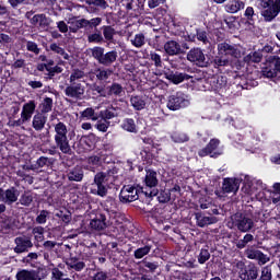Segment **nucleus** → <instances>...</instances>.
I'll return each instance as SVG.
<instances>
[{
	"label": "nucleus",
	"instance_id": "nucleus-1",
	"mask_svg": "<svg viewBox=\"0 0 280 280\" xmlns=\"http://www.w3.org/2000/svg\"><path fill=\"white\" fill-rule=\"evenodd\" d=\"M218 56L214 58L215 67H226L233 58H242V51L237 46L226 42L218 44Z\"/></svg>",
	"mask_w": 280,
	"mask_h": 280
},
{
	"label": "nucleus",
	"instance_id": "nucleus-2",
	"mask_svg": "<svg viewBox=\"0 0 280 280\" xmlns=\"http://www.w3.org/2000/svg\"><path fill=\"white\" fill-rule=\"evenodd\" d=\"M55 130V143L58 150L62 152V154H71V144L69 143V129L67 125L62 121H59L54 125Z\"/></svg>",
	"mask_w": 280,
	"mask_h": 280
},
{
	"label": "nucleus",
	"instance_id": "nucleus-3",
	"mask_svg": "<svg viewBox=\"0 0 280 280\" xmlns=\"http://www.w3.org/2000/svg\"><path fill=\"white\" fill-rule=\"evenodd\" d=\"M104 47L95 46L93 48H90V52L92 54V57L94 60L98 61V65H103L104 67H110L113 62L117 60V51L110 50L107 52H104Z\"/></svg>",
	"mask_w": 280,
	"mask_h": 280
},
{
	"label": "nucleus",
	"instance_id": "nucleus-4",
	"mask_svg": "<svg viewBox=\"0 0 280 280\" xmlns=\"http://www.w3.org/2000/svg\"><path fill=\"white\" fill-rule=\"evenodd\" d=\"M243 191L248 196H255L257 195V191H264V189H266V184H264L261 179H257L248 175H243Z\"/></svg>",
	"mask_w": 280,
	"mask_h": 280
},
{
	"label": "nucleus",
	"instance_id": "nucleus-5",
	"mask_svg": "<svg viewBox=\"0 0 280 280\" xmlns=\"http://www.w3.org/2000/svg\"><path fill=\"white\" fill-rule=\"evenodd\" d=\"M166 106L170 110H180V108H187L189 106V98L185 93L177 92L168 97Z\"/></svg>",
	"mask_w": 280,
	"mask_h": 280
},
{
	"label": "nucleus",
	"instance_id": "nucleus-6",
	"mask_svg": "<svg viewBox=\"0 0 280 280\" xmlns=\"http://www.w3.org/2000/svg\"><path fill=\"white\" fill-rule=\"evenodd\" d=\"M36 110V102L28 101L25 103L22 107L21 112V118L13 121V126H23V124H26V121H30L32 119V115H34Z\"/></svg>",
	"mask_w": 280,
	"mask_h": 280
},
{
	"label": "nucleus",
	"instance_id": "nucleus-7",
	"mask_svg": "<svg viewBox=\"0 0 280 280\" xmlns=\"http://www.w3.org/2000/svg\"><path fill=\"white\" fill-rule=\"evenodd\" d=\"M145 187H149L150 190H144V195L148 198H152L159 195V190L155 189L156 185H159V179L156 178V172L148 171L144 178Z\"/></svg>",
	"mask_w": 280,
	"mask_h": 280
},
{
	"label": "nucleus",
	"instance_id": "nucleus-8",
	"mask_svg": "<svg viewBox=\"0 0 280 280\" xmlns=\"http://www.w3.org/2000/svg\"><path fill=\"white\" fill-rule=\"evenodd\" d=\"M234 226H236L241 233H248V231L255 226V222L248 214H236L234 219Z\"/></svg>",
	"mask_w": 280,
	"mask_h": 280
},
{
	"label": "nucleus",
	"instance_id": "nucleus-9",
	"mask_svg": "<svg viewBox=\"0 0 280 280\" xmlns=\"http://www.w3.org/2000/svg\"><path fill=\"white\" fill-rule=\"evenodd\" d=\"M84 93H86V88L82 83H70L65 90V95L71 97L72 100H84Z\"/></svg>",
	"mask_w": 280,
	"mask_h": 280
},
{
	"label": "nucleus",
	"instance_id": "nucleus-10",
	"mask_svg": "<svg viewBox=\"0 0 280 280\" xmlns=\"http://www.w3.org/2000/svg\"><path fill=\"white\" fill-rule=\"evenodd\" d=\"M187 60H189V62H194L197 67H207L209 63L205 56V51L200 48L190 49L187 54Z\"/></svg>",
	"mask_w": 280,
	"mask_h": 280
},
{
	"label": "nucleus",
	"instance_id": "nucleus-11",
	"mask_svg": "<svg viewBox=\"0 0 280 280\" xmlns=\"http://www.w3.org/2000/svg\"><path fill=\"white\" fill-rule=\"evenodd\" d=\"M280 0H270V3L266 9L261 11V16L265 21L270 22L279 16Z\"/></svg>",
	"mask_w": 280,
	"mask_h": 280
},
{
	"label": "nucleus",
	"instance_id": "nucleus-12",
	"mask_svg": "<svg viewBox=\"0 0 280 280\" xmlns=\"http://www.w3.org/2000/svg\"><path fill=\"white\" fill-rule=\"evenodd\" d=\"M242 180L244 182V175L241 177L224 178L222 186L224 194H237Z\"/></svg>",
	"mask_w": 280,
	"mask_h": 280
},
{
	"label": "nucleus",
	"instance_id": "nucleus-13",
	"mask_svg": "<svg viewBox=\"0 0 280 280\" xmlns=\"http://www.w3.org/2000/svg\"><path fill=\"white\" fill-rule=\"evenodd\" d=\"M120 202H135L139 200V190L135 186H124L119 194Z\"/></svg>",
	"mask_w": 280,
	"mask_h": 280
},
{
	"label": "nucleus",
	"instance_id": "nucleus-14",
	"mask_svg": "<svg viewBox=\"0 0 280 280\" xmlns=\"http://www.w3.org/2000/svg\"><path fill=\"white\" fill-rule=\"evenodd\" d=\"M245 255L247 259H255L256 261H258V266H266V264L270 261V257H268V255L253 247H247L245 250Z\"/></svg>",
	"mask_w": 280,
	"mask_h": 280
},
{
	"label": "nucleus",
	"instance_id": "nucleus-15",
	"mask_svg": "<svg viewBox=\"0 0 280 280\" xmlns=\"http://www.w3.org/2000/svg\"><path fill=\"white\" fill-rule=\"evenodd\" d=\"M14 253H18V255L21 253H27V250L34 246L30 236H19L14 240Z\"/></svg>",
	"mask_w": 280,
	"mask_h": 280
},
{
	"label": "nucleus",
	"instance_id": "nucleus-16",
	"mask_svg": "<svg viewBox=\"0 0 280 280\" xmlns=\"http://www.w3.org/2000/svg\"><path fill=\"white\" fill-rule=\"evenodd\" d=\"M259 277V269L255 265H250L240 272L242 280H257Z\"/></svg>",
	"mask_w": 280,
	"mask_h": 280
},
{
	"label": "nucleus",
	"instance_id": "nucleus-17",
	"mask_svg": "<svg viewBox=\"0 0 280 280\" xmlns=\"http://www.w3.org/2000/svg\"><path fill=\"white\" fill-rule=\"evenodd\" d=\"M108 226L106 223V215L96 214L94 219L90 221V228L92 231H104Z\"/></svg>",
	"mask_w": 280,
	"mask_h": 280
},
{
	"label": "nucleus",
	"instance_id": "nucleus-18",
	"mask_svg": "<svg viewBox=\"0 0 280 280\" xmlns=\"http://www.w3.org/2000/svg\"><path fill=\"white\" fill-rule=\"evenodd\" d=\"M261 73L265 78L277 77V63L275 56L269 57V60L267 61L266 67L262 68Z\"/></svg>",
	"mask_w": 280,
	"mask_h": 280
},
{
	"label": "nucleus",
	"instance_id": "nucleus-19",
	"mask_svg": "<svg viewBox=\"0 0 280 280\" xmlns=\"http://www.w3.org/2000/svg\"><path fill=\"white\" fill-rule=\"evenodd\" d=\"M30 23L31 25H35L42 30H45L49 27L51 20H49V18H47L45 14H36L30 20Z\"/></svg>",
	"mask_w": 280,
	"mask_h": 280
},
{
	"label": "nucleus",
	"instance_id": "nucleus-20",
	"mask_svg": "<svg viewBox=\"0 0 280 280\" xmlns=\"http://www.w3.org/2000/svg\"><path fill=\"white\" fill-rule=\"evenodd\" d=\"M164 51L168 56H178V54H183V48L180 44L176 40H168L164 44Z\"/></svg>",
	"mask_w": 280,
	"mask_h": 280
},
{
	"label": "nucleus",
	"instance_id": "nucleus-21",
	"mask_svg": "<svg viewBox=\"0 0 280 280\" xmlns=\"http://www.w3.org/2000/svg\"><path fill=\"white\" fill-rule=\"evenodd\" d=\"M45 124H47V116H45V114L38 113L33 116L32 127L34 128V130H36V132H40L42 130H44Z\"/></svg>",
	"mask_w": 280,
	"mask_h": 280
},
{
	"label": "nucleus",
	"instance_id": "nucleus-22",
	"mask_svg": "<svg viewBox=\"0 0 280 280\" xmlns=\"http://www.w3.org/2000/svg\"><path fill=\"white\" fill-rule=\"evenodd\" d=\"M115 176V171H107L97 173L94 177L95 185H108V180H110Z\"/></svg>",
	"mask_w": 280,
	"mask_h": 280
},
{
	"label": "nucleus",
	"instance_id": "nucleus-23",
	"mask_svg": "<svg viewBox=\"0 0 280 280\" xmlns=\"http://www.w3.org/2000/svg\"><path fill=\"white\" fill-rule=\"evenodd\" d=\"M218 145H220V140L211 139L206 148L199 150L198 155L201 158L209 156V154H213L218 150Z\"/></svg>",
	"mask_w": 280,
	"mask_h": 280
},
{
	"label": "nucleus",
	"instance_id": "nucleus-24",
	"mask_svg": "<svg viewBox=\"0 0 280 280\" xmlns=\"http://www.w3.org/2000/svg\"><path fill=\"white\" fill-rule=\"evenodd\" d=\"M66 266H68V268H70L71 270L81 272V270H84L86 265L84 264V261L80 260L78 257H70L66 259Z\"/></svg>",
	"mask_w": 280,
	"mask_h": 280
},
{
	"label": "nucleus",
	"instance_id": "nucleus-25",
	"mask_svg": "<svg viewBox=\"0 0 280 280\" xmlns=\"http://www.w3.org/2000/svg\"><path fill=\"white\" fill-rule=\"evenodd\" d=\"M19 189L11 187L4 190V205H14L19 200Z\"/></svg>",
	"mask_w": 280,
	"mask_h": 280
},
{
	"label": "nucleus",
	"instance_id": "nucleus-26",
	"mask_svg": "<svg viewBox=\"0 0 280 280\" xmlns=\"http://www.w3.org/2000/svg\"><path fill=\"white\" fill-rule=\"evenodd\" d=\"M197 224L203 229V226H209V224H215V222H218V219L215 217H206L202 215V213L197 212L195 214Z\"/></svg>",
	"mask_w": 280,
	"mask_h": 280
},
{
	"label": "nucleus",
	"instance_id": "nucleus-27",
	"mask_svg": "<svg viewBox=\"0 0 280 280\" xmlns=\"http://www.w3.org/2000/svg\"><path fill=\"white\" fill-rule=\"evenodd\" d=\"M145 96L142 95H131L130 105L135 110H143L145 108Z\"/></svg>",
	"mask_w": 280,
	"mask_h": 280
},
{
	"label": "nucleus",
	"instance_id": "nucleus-28",
	"mask_svg": "<svg viewBox=\"0 0 280 280\" xmlns=\"http://www.w3.org/2000/svg\"><path fill=\"white\" fill-rule=\"evenodd\" d=\"M84 178V171L82 167H74L68 173V180L80 183Z\"/></svg>",
	"mask_w": 280,
	"mask_h": 280
},
{
	"label": "nucleus",
	"instance_id": "nucleus-29",
	"mask_svg": "<svg viewBox=\"0 0 280 280\" xmlns=\"http://www.w3.org/2000/svg\"><path fill=\"white\" fill-rule=\"evenodd\" d=\"M244 2L240 0H232L225 4V11H228L230 14H235L236 12H240V10H243Z\"/></svg>",
	"mask_w": 280,
	"mask_h": 280
},
{
	"label": "nucleus",
	"instance_id": "nucleus-30",
	"mask_svg": "<svg viewBox=\"0 0 280 280\" xmlns=\"http://www.w3.org/2000/svg\"><path fill=\"white\" fill-rule=\"evenodd\" d=\"M166 78L167 80H170V82H173V84H180V82H185V80H189L190 77L183 72H175V73L167 74Z\"/></svg>",
	"mask_w": 280,
	"mask_h": 280
},
{
	"label": "nucleus",
	"instance_id": "nucleus-31",
	"mask_svg": "<svg viewBox=\"0 0 280 280\" xmlns=\"http://www.w3.org/2000/svg\"><path fill=\"white\" fill-rule=\"evenodd\" d=\"M121 128L127 132H137V124H135V119L132 118L124 119L121 122Z\"/></svg>",
	"mask_w": 280,
	"mask_h": 280
},
{
	"label": "nucleus",
	"instance_id": "nucleus-32",
	"mask_svg": "<svg viewBox=\"0 0 280 280\" xmlns=\"http://www.w3.org/2000/svg\"><path fill=\"white\" fill-rule=\"evenodd\" d=\"M130 43L133 47H137V49H141V47L145 45V35H143V33L136 34L133 38L130 39Z\"/></svg>",
	"mask_w": 280,
	"mask_h": 280
},
{
	"label": "nucleus",
	"instance_id": "nucleus-33",
	"mask_svg": "<svg viewBox=\"0 0 280 280\" xmlns=\"http://www.w3.org/2000/svg\"><path fill=\"white\" fill-rule=\"evenodd\" d=\"M171 138H172V141H174V143H187V141H189V136L180 131L173 132Z\"/></svg>",
	"mask_w": 280,
	"mask_h": 280
},
{
	"label": "nucleus",
	"instance_id": "nucleus-34",
	"mask_svg": "<svg viewBox=\"0 0 280 280\" xmlns=\"http://www.w3.org/2000/svg\"><path fill=\"white\" fill-rule=\"evenodd\" d=\"M102 30H103V36L105 40L107 43H113V39L115 38V34H117L115 28H113V26H103Z\"/></svg>",
	"mask_w": 280,
	"mask_h": 280
},
{
	"label": "nucleus",
	"instance_id": "nucleus-35",
	"mask_svg": "<svg viewBox=\"0 0 280 280\" xmlns=\"http://www.w3.org/2000/svg\"><path fill=\"white\" fill-rule=\"evenodd\" d=\"M261 58H264L261 52L254 51L244 57V62H247L248 65H250V62H261Z\"/></svg>",
	"mask_w": 280,
	"mask_h": 280
},
{
	"label": "nucleus",
	"instance_id": "nucleus-36",
	"mask_svg": "<svg viewBox=\"0 0 280 280\" xmlns=\"http://www.w3.org/2000/svg\"><path fill=\"white\" fill-rule=\"evenodd\" d=\"M124 222V217L119 212L110 211L109 212V224L112 226H119Z\"/></svg>",
	"mask_w": 280,
	"mask_h": 280
},
{
	"label": "nucleus",
	"instance_id": "nucleus-37",
	"mask_svg": "<svg viewBox=\"0 0 280 280\" xmlns=\"http://www.w3.org/2000/svg\"><path fill=\"white\" fill-rule=\"evenodd\" d=\"M81 119H91V121H97L98 117L95 115V109L88 107L81 112Z\"/></svg>",
	"mask_w": 280,
	"mask_h": 280
},
{
	"label": "nucleus",
	"instance_id": "nucleus-38",
	"mask_svg": "<svg viewBox=\"0 0 280 280\" xmlns=\"http://www.w3.org/2000/svg\"><path fill=\"white\" fill-rule=\"evenodd\" d=\"M52 106H54V100L49 97L44 98L43 103L40 104L42 115H45V113H50Z\"/></svg>",
	"mask_w": 280,
	"mask_h": 280
},
{
	"label": "nucleus",
	"instance_id": "nucleus-39",
	"mask_svg": "<svg viewBox=\"0 0 280 280\" xmlns=\"http://www.w3.org/2000/svg\"><path fill=\"white\" fill-rule=\"evenodd\" d=\"M253 240H255L253 234H245L244 237L236 243V247L242 250L243 248H246V245L250 244Z\"/></svg>",
	"mask_w": 280,
	"mask_h": 280
},
{
	"label": "nucleus",
	"instance_id": "nucleus-40",
	"mask_svg": "<svg viewBox=\"0 0 280 280\" xmlns=\"http://www.w3.org/2000/svg\"><path fill=\"white\" fill-rule=\"evenodd\" d=\"M84 75H85L84 71L80 69L73 70L72 73L70 74V84H77L75 82H78L79 80H82Z\"/></svg>",
	"mask_w": 280,
	"mask_h": 280
},
{
	"label": "nucleus",
	"instance_id": "nucleus-41",
	"mask_svg": "<svg viewBox=\"0 0 280 280\" xmlns=\"http://www.w3.org/2000/svg\"><path fill=\"white\" fill-rule=\"evenodd\" d=\"M151 249H152V247H150V245H145L144 247H140V248L136 249L135 250V258L136 259H143V257H145V255H148Z\"/></svg>",
	"mask_w": 280,
	"mask_h": 280
},
{
	"label": "nucleus",
	"instance_id": "nucleus-42",
	"mask_svg": "<svg viewBox=\"0 0 280 280\" xmlns=\"http://www.w3.org/2000/svg\"><path fill=\"white\" fill-rule=\"evenodd\" d=\"M110 75H113V70H110V69L96 70V78L98 80H108Z\"/></svg>",
	"mask_w": 280,
	"mask_h": 280
},
{
	"label": "nucleus",
	"instance_id": "nucleus-43",
	"mask_svg": "<svg viewBox=\"0 0 280 280\" xmlns=\"http://www.w3.org/2000/svg\"><path fill=\"white\" fill-rule=\"evenodd\" d=\"M50 49H51V51H54L55 54H58L59 56H62V58H63L65 60H69V54H67V52L65 51V48L58 46L57 44H51V45H50Z\"/></svg>",
	"mask_w": 280,
	"mask_h": 280
},
{
	"label": "nucleus",
	"instance_id": "nucleus-44",
	"mask_svg": "<svg viewBox=\"0 0 280 280\" xmlns=\"http://www.w3.org/2000/svg\"><path fill=\"white\" fill-rule=\"evenodd\" d=\"M100 117L105 119V121H108V119H115L117 113H115V109H105L100 112Z\"/></svg>",
	"mask_w": 280,
	"mask_h": 280
},
{
	"label": "nucleus",
	"instance_id": "nucleus-45",
	"mask_svg": "<svg viewBox=\"0 0 280 280\" xmlns=\"http://www.w3.org/2000/svg\"><path fill=\"white\" fill-rule=\"evenodd\" d=\"M33 201L34 197H32L30 192H24L20 198V205H23L24 207H30Z\"/></svg>",
	"mask_w": 280,
	"mask_h": 280
},
{
	"label": "nucleus",
	"instance_id": "nucleus-46",
	"mask_svg": "<svg viewBox=\"0 0 280 280\" xmlns=\"http://www.w3.org/2000/svg\"><path fill=\"white\" fill-rule=\"evenodd\" d=\"M110 126V121L102 118L95 125V128L100 130V132H106Z\"/></svg>",
	"mask_w": 280,
	"mask_h": 280
},
{
	"label": "nucleus",
	"instance_id": "nucleus-47",
	"mask_svg": "<svg viewBox=\"0 0 280 280\" xmlns=\"http://www.w3.org/2000/svg\"><path fill=\"white\" fill-rule=\"evenodd\" d=\"M97 189H94L92 194H96V196H101L104 198L106 194H108V188H106V184H96Z\"/></svg>",
	"mask_w": 280,
	"mask_h": 280
},
{
	"label": "nucleus",
	"instance_id": "nucleus-48",
	"mask_svg": "<svg viewBox=\"0 0 280 280\" xmlns=\"http://www.w3.org/2000/svg\"><path fill=\"white\" fill-rule=\"evenodd\" d=\"M88 42L101 44V43H104V36H102V33H100V32L93 33L88 36Z\"/></svg>",
	"mask_w": 280,
	"mask_h": 280
},
{
	"label": "nucleus",
	"instance_id": "nucleus-49",
	"mask_svg": "<svg viewBox=\"0 0 280 280\" xmlns=\"http://www.w3.org/2000/svg\"><path fill=\"white\" fill-rule=\"evenodd\" d=\"M16 277H18V280H36V279L34 278V273H33V272H31V271H25V270L20 271V272L16 275Z\"/></svg>",
	"mask_w": 280,
	"mask_h": 280
},
{
	"label": "nucleus",
	"instance_id": "nucleus-50",
	"mask_svg": "<svg viewBox=\"0 0 280 280\" xmlns=\"http://www.w3.org/2000/svg\"><path fill=\"white\" fill-rule=\"evenodd\" d=\"M88 5H96L97 8H102L103 10H106L108 8V3H106V0H86Z\"/></svg>",
	"mask_w": 280,
	"mask_h": 280
},
{
	"label": "nucleus",
	"instance_id": "nucleus-51",
	"mask_svg": "<svg viewBox=\"0 0 280 280\" xmlns=\"http://www.w3.org/2000/svg\"><path fill=\"white\" fill-rule=\"evenodd\" d=\"M109 93L110 95H121V93H124V88L118 83H114L109 88Z\"/></svg>",
	"mask_w": 280,
	"mask_h": 280
},
{
	"label": "nucleus",
	"instance_id": "nucleus-52",
	"mask_svg": "<svg viewBox=\"0 0 280 280\" xmlns=\"http://www.w3.org/2000/svg\"><path fill=\"white\" fill-rule=\"evenodd\" d=\"M47 218H49V211L42 210L36 218L37 224H45L47 222Z\"/></svg>",
	"mask_w": 280,
	"mask_h": 280
},
{
	"label": "nucleus",
	"instance_id": "nucleus-53",
	"mask_svg": "<svg viewBox=\"0 0 280 280\" xmlns=\"http://www.w3.org/2000/svg\"><path fill=\"white\" fill-rule=\"evenodd\" d=\"M210 258H211V254L209 253V250L201 249L198 257V261L199 264H206L207 261H209Z\"/></svg>",
	"mask_w": 280,
	"mask_h": 280
},
{
	"label": "nucleus",
	"instance_id": "nucleus-54",
	"mask_svg": "<svg viewBox=\"0 0 280 280\" xmlns=\"http://www.w3.org/2000/svg\"><path fill=\"white\" fill-rule=\"evenodd\" d=\"M150 58L154 62L155 67H163V61L161 60V55H159L154 51H151L150 52Z\"/></svg>",
	"mask_w": 280,
	"mask_h": 280
},
{
	"label": "nucleus",
	"instance_id": "nucleus-55",
	"mask_svg": "<svg viewBox=\"0 0 280 280\" xmlns=\"http://www.w3.org/2000/svg\"><path fill=\"white\" fill-rule=\"evenodd\" d=\"M43 233H45V229H43L40 226L33 229V235L35 236V240H37V242H42Z\"/></svg>",
	"mask_w": 280,
	"mask_h": 280
},
{
	"label": "nucleus",
	"instance_id": "nucleus-56",
	"mask_svg": "<svg viewBox=\"0 0 280 280\" xmlns=\"http://www.w3.org/2000/svg\"><path fill=\"white\" fill-rule=\"evenodd\" d=\"M36 163L38 167H49V165H51V160H49V158L40 156Z\"/></svg>",
	"mask_w": 280,
	"mask_h": 280
},
{
	"label": "nucleus",
	"instance_id": "nucleus-57",
	"mask_svg": "<svg viewBox=\"0 0 280 280\" xmlns=\"http://www.w3.org/2000/svg\"><path fill=\"white\" fill-rule=\"evenodd\" d=\"M26 49L36 55L40 54V49L38 48V45L34 42H27Z\"/></svg>",
	"mask_w": 280,
	"mask_h": 280
},
{
	"label": "nucleus",
	"instance_id": "nucleus-58",
	"mask_svg": "<svg viewBox=\"0 0 280 280\" xmlns=\"http://www.w3.org/2000/svg\"><path fill=\"white\" fill-rule=\"evenodd\" d=\"M82 23H84V25H91L92 27H97V25H100L102 23V18H94L92 20H82Z\"/></svg>",
	"mask_w": 280,
	"mask_h": 280
},
{
	"label": "nucleus",
	"instance_id": "nucleus-59",
	"mask_svg": "<svg viewBox=\"0 0 280 280\" xmlns=\"http://www.w3.org/2000/svg\"><path fill=\"white\" fill-rule=\"evenodd\" d=\"M65 277V273L60 271L58 268H54L51 270V280H62Z\"/></svg>",
	"mask_w": 280,
	"mask_h": 280
},
{
	"label": "nucleus",
	"instance_id": "nucleus-60",
	"mask_svg": "<svg viewBox=\"0 0 280 280\" xmlns=\"http://www.w3.org/2000/svg\"><path fill=\"white\" fill-rule=\"evenodd\" d=\"M197 39L203 43V45H207V43H209V38H207V32L205 31L197 32Z\"/></svg>",
	"mask_w": 280,
	"mask_h": 280
},
{
	"label": "nucleus",
	"instance_id": "nucleus-61",
	"mask_svg": "<svg viewBox=\"0 0 280 280\" xmlns=\"http://www.w3.org/2000/svg\"><path fill=\"white\" fill-rule=\"evenodd\" d=\"M12 43V37L8 34L0 33V44L1 45H10Z\"/></svg>",
	"mask_w": 280,
	"mask_h": 280
},
{
	"label": "nucleus",
	"instance_id": "nucleus-62",
	"mask_svg": "<svg viewBox=\"0 0 280 280\" xmlns=\"http://www.w3.org/2000/svg\"><path fill=\"white\" fill-rule=\"evenodd\" d=\"M57 27L61 34H67V32H69V26L65 21L57 22Z\"/></svg>",
	"mask_w": 280,
	"mask_h": 280
},
{
	"label": "nucleus",
	"instance_id": "nucleus-63",
	"mask_svg": "<svg viewBox=\"0 0 280 280\" xmlns=\"http://www.w3.org/2000/svg\"><path fill=\"white\" fill-rule=\"evenodd\" d=\"M108 276L104 271H98L93 276V280H107Z\"/></svg>",
	"mask_w": 280,
	"mask_h": 280
},
{
	"label": "nucleus",
	"instance_id": "nucleus-64",
	"mask_svg": "<svg viewBox=\"0 0 280 280\" xmlns=\"http://www.w3.org/2000/svg\"><path fill=\"white\" fill-rule=\"evenodd\" d=\"M89 165H100V156L92 155L88 160Z\"/></svg>",
	"mask_w": 280,
	"mask_h": 280
}]
</instances>
